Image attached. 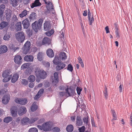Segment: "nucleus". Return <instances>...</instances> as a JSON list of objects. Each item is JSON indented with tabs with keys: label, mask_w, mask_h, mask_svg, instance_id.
I'll use <instances>...</instances> for the list:
<instances>
[{
	"label": "nucleus",
	"mask_w": 132,
	"mask_h": 132,
	"mask_svg": "<svg viewBox=\"0 0 132 132\" xmlns=\"http://www.w3.org/2000/svg\"><path fill=\"white\" fill-rule=\"evenodd\" d=\"M43 21L42 19H40L38 21H36L32 24V28L35 32H37L38 30L41 29Z\"/></svg>",
	"instance_id": "nucleus-1"
},
{
	"label": "nucleus",
	"mask_w": 132,
	"mask_h": 132,
	"mask_svg": "<svg viewBox=\"0 0 132 132\" xmlns=\"http://www.w3.org/2000/svg\"><path fill=\"white\" fill-rule=\"evenodd\" d=\"M35 75L37 77H40L42 79H44L46 77V72L44 70L37 68L35 70Z\"/></svg>",
	"instance_id": "nucleus-2"
},
{
	"label": "nucleus",
	"mask_w": 132,
	"mask_h": 132,
	"mask_svg": "<svg viewBox=\"0 0 132 132\" xmlns=\"http://www.w3.org/2000/svg\"><path fill=\"white\" fill-rule=\"evenodd\" d=\"M15 37L16 39L20 42H23L25 38L24 33L22 32H18L16 33Z\"/></svg>",
	"instance_id": "nucleus-3"
},
{
	"label": "nucleus",
	"mask_w": 132,
	"mask_h": 132,
	"mask_svg": "<svg viewBox=\"0 0 132 132\" xmlns=\"http://www.w3.org/2000/svg\"><path fill=\"white\" fill-rule=\"evenodd\" d=\"M53 123L52 122L48 121L43 124L44 131H47L51 130L52 129Z\"/></svg>",
	"instance_id": "nucleus-4"
},
{
	"label": "nucleus",
	"mask_w": 132,
	"mask_h": 132,
	"mask_svg": "<svg viewBox=\"0 0 132 132\" xmlns=\"http://www.w3.org/2000/svg\"><path fill=\"white\" fill-rule=\"evenodd\" d=\"M31 43L29 41H27L25 43L23 49V53L25 54H27L29 52L30 48Z\"/></svg>",
	"instance_id": "nucleus-5"
},
{
	"label": "nucleus",
	"mask_w": 132,
	"mask_h": 132,
	"mask_svg": "<svg viewBox=\"0 0 132 132\" xmlns=\"http://www.w3.org/2000/svg\"><path fill=\"white\" fill-rule=\"evenodd\" d=\"M54 77L51 76V78L52 80V83L53 85L56 86L59 81L58 74L57 72H55L54 74Z\"/></svg>",
	"instance_id": "nucleus-6"
},
{
	"label": "nucleus",
	"mask_w": 132,
	"mask_h": 132,
	"mask_svg": "<svg viewBox=\"0 0 132 132\" xmlns=\"http://www.w3.org/2000/svg\"><path fill=\"white\" fill-rule=\"evenodd\" d=\"M15 102L21 105H25L27 103V100L26 98H16L15 99Z\"/></svg>",
	"instance_id": "nucleus-7"
},
{
	"label": "nucleus",
	"mask_w": 132,
	"mask_h": 132,
	"mask_svg": "<svg viewBox=\"0 0 132 132\" xmlns=\"http://www.w3.org/2000/svg\"><path fill=\"white\" fill-rule=\"evenodd\" d=\"M65 93L68 94L69 96H71L74 95L75 93V90L71 87H67L65 89Z\"/></svg>",
	"instance_id": "nucleus-8"
},
{
	"label": "nucleus",
	"mask_w": 132,
	"mask_h": 132,
	"mask_svg": "<svg viewBox=\"0 0 132 132\" xmlns=\"http://www.w3.org/2000/svg\"><path fill=\"white\" fill-rule=\"evenodd\" d=\"M22 23L24 28L27 29L30 25V22L27 18L25 19L22 22Z\"/></svg>",
	"instance_id": "nucleus-9"
},
{
	"label": "nucleus",
	"mask_w": 132,
	"mask_h": 132,
	"mask_svg": "<svg viewBox=\"0 0 132 132\" xmlns=\"http://www.w3.org/2000/svg\"><path fill=\"white\" fill-rule=\"evenodd\" d=\"M10 98L9 95L7 94L4 95L3 97L2 102L4 104H6L9 102Z\"/></svg>",
	"instance_id": "nucleus-10"
},
{
	"label": "nucleus",
	"mask_w": 132,
	"mask_h": 132,
	"mask_svg": "<svg viewBox=\"0 0 132 132\" xmlns=\"http://www.w3.org/2000/svg\"><path fill=\"white\" fill-rule=\"evenodd\" d=\"M51 24L49 21H45L44 24V28L45 31L49 30L51 28Z\"/></svg>",
	"instance_id": "nucleus-11"
},
{
	"label": "nucleus",
	"mask_w": 132,
	"mask_h": 132,
	"mask_svg": "<svg viewBox=\"0 0 132 132\" xmlns=\"http://www.w3.org/2000/svg\"><path fill=\"white\" fill-rule=\"evenodd\" d=\"M22 58L21 56L19 55H16L15 56L14 60L16 64H21Z\"/></svg>",
	"instance_id": "nucleus-12"
},
{
	"label": "nucleus",
	"mask_w": 132,
	"mask_h": 132,
	"mask_svg": "<svg viewBox=\"0 0 132 132\" xmlns=\"http://www.w3.org/2000/svg\"><path fill=\"white\" fill-rule=\"evenodd\" d=\"M18 109L17 107L13 106H12L11 109V111L12 116L13 117H15L17 115V112Z\"/></svg>",
	"instance_id": "nucleus-13"
},
{
	"label": "nucleus",
	"mask_w": 132,
	"mask_h": 132,
	"mask_svg": "<svg viewBox=\"0 0 132 132\" xmlns=\"http://www.w3.org/2000/svg\"><path fill=\"white\" fill-rule=\"evenodd\" d=\"M26 108L24 106H21L19 109L18 113L19 116H21L26 113Z\"/></svg>",
	"instance_id": "nucleus-14"
},
{
	"label": "nucleus",
	"mask_w": 132,
	"mask_h": 132,
	"mask_svg": "<svg viewBox=\"0 0 132 132\" xmlns=\"http://www.w3.org/2000/svg\"><path fill=\"white\" fill-rule=\"evenodd\" d=\"M57 65L56 67V69L58 71L63 69L66 65L65 64L61 62H59Z\"/></svg>",
	"instance_id": "nucleus-15"
},
{
	"label": "nucleus",
	"mask_w": 132,
	"mask_h": 132,
	"mask_svg": "<svg viewBox=\"0 0 132 132\" xmlns=\"http://www.w3.org/2000/svg\"><path fill=\"white\" fill-rule=\"evenodd\" d=\"M30 119L27 117L22 118L21 121V123L23 125H26L28 123H29Z\"/></svg>",
	"instance_id": "nucleus-16"
},
{
	"label": "nucleus",
	"mask_w": 132,
	"mask_h": 132,
	"mask_svg": "<svg viewBox=\"0 0 132 132\" xmlns=\"http://www.w3.org/2000/svg\"><path fill=\"white\" fill-rule=\"evenodd\" d=\"M7 50V47L6 46L4 45L0 46V54L6 53Z\"/></svg>",
	"instance_id": "nucleus-17"
},
{
	"label": "nucleus",
	"mask_w": 132,
	"mask_h": 132,
	"mask_svg": "<svg viewBox=\"0 0 132 132\" xmlns=\"http://www.w3.org/2000/svg\"><path fill=\"white\" fill-rule=\"evenodd\" d=\"M11 72V70L9 69H7L4 71L2 74V76L3 77H7L10 76Z\"/></svg>",
	"instance_id": "nucleus-18"
},
{
	"label": "nucleus",
	"mask_w": 132,
	"mask_h": 132,
	"mask_svg": "<svg viewBox=\"0 0 132 132\" xmlns=\"http://www.w3.org/2000/svg\"><path fill=\"white\" fill-rule=\"evenodd\" d=\"M46 53L47 56L50 57H53L54 56V53L51 48L48 49Z\"/></svg>",
	"instance_id": "nucleus-19"
},
{
	"label": "nucleus",
	"mask_w": 132,
	"mask_h": 132,
	"mask_svg": "<svg viewBox=\"0 0 132 132\" xmlns=\"http://www.w3.org/2000/svg\"><path fill=\"white\" fill-rule=\"evenodd\" d=\"M44 91L43 89H40L38 92L37 95L35 96L34 99L35 100H37L42 95Z\"/></svg>",
	"instance_id": "nucleus-20"
},
{
	"label": "nucleus",
	"mask_w": 132,
	"mask_h": 132,
	"mask_svg": "<svg viewBox=\"0 0 132 132\" xmlns=\"http://www.w3.org/2000/svg\"><path fill=\"white\" fill-rule=\"evenodd\" d=\"M5 13L6 19L7 20H9L11 16V10L10 9H7L6 10Z\"/></svg>",
	"instance_id": "nucleus-21"
},
{
	"label": "nucleus",
	"mask_w": 132,
	"mask_h": 132,
	"mask_svg": "<svg viewBox=\"0 0 132 132\" xmlns=\"http://www.w3.org/2000/svg\"><path fill=\"white\" fill-rule=\"evenodd\" d=\"M37 17L36 14V13L33 12L30 14L29 17L30 22L33 21L35 20Z\"/></svg>",
	"instance_id": "nucleus-22"
},
{
	"label": "nucleus",
	"mask_w": 132,
	"mask_h": 132,
	"mask_svg": "<svg viewBox=\"0 0 132 132\" xmlns=\"http://www.w3.org/2000/svg\"><path fill=\"white\" fill-rule=\"evenodd\" d=\"M19 77V76L17 73L13 74L12 77L11 78V82L12 83L15 82L18 79Z\"/></svg>",
	"instance_id": "nucleus-23"
},
{
	"label": "nucleus",
	"mask_w": 132,
	"mask_h": 132,
	"mask_svg": "<svg viewBox=\"0 0 132 132\" xmlns=\"http://www.w3.org/2000/svg\"><path fill=\"white\" fill-rule=\"evenodd\" d=\"M76 122V124L77 126H81L83 124V122L81 119V117L79 116H77Z\"/></svg>",
	"instance_id": "nucleus-24"
},
{
	"label": "nucleus",
	"mask_w": 132,
	"mask_h": 132,
	"mask_svg": "<svg viewBox=\"0 0 132 132\" xmlns=\"http://www.w3.org/2000/svg\"><path fill=\"white\" fill-rule=\"evenodd\" d=\"M39 1H35L32 4L31 7V8H33L35 7L40 6L41 3L39 2Z\"/></svg>",
	"instance_id": "nucleus-25"
},
{
	"label": "nucleus",
	"mask_w": 132,
	"mask_h": 132,
	"mask_svg": "<svg viewBox=\"0 0 132 132\" xmlns=\"http://www.w3.org/2000/svg\"><path fill=\"white\" fill-rule=\"evenodd\" d=\"M59 57L60 59L63 60L66 59L67 56L66 55V53L64 52H62L60 54Z\"/></svg>",
	"instance_id": "nucleus-26"
},
{
	"label": "nucleus",
	"mask_w": 132,
	"mask_h": 132,
	"mask_svg": "<svg viewBox=\"0 0 132 132\" xmlns=\"http://www.w3.org/2000/svg\"><path fill=\"white\" fill-rule=\"evenodd\" d=\"M24 60L27 62H31L33 60L34 57L32 55H26L24 57Z\"/></svg>",
	"instance_id": "nucleus-27"
},
{
	"label": "nucleus",
	"mask_w": 132,
	"mask_h": 132,
	"mask_svg": "<svg viewBox=\"0 0 132 132\" xmlns=\"http://www.w3.org/2000/svg\"><path fill=\"white\" fill-rule=\"evenodd\" d=\"M45 3L47 5V8L48 10V9H53V6L52 3L50 1L47 2V1H44Z\"/></svg>",
	"instance_id": "nucleus-28"
},
{
	"label": "nucleus",
	"mask_w": 132,
	"mask_h": 132,
	"mask_svg": "<svg viewBox=\"0 0 132 132\" xmlns=\"http://www.w3.org/2000/svg\"><path fill=\"white\" fill-rule=\"evenodd\" d=\"M15 29L17 31L21 30L22 27L21 23V22H17L15 25Z\"/></svg>",
	"instance_id": "nucleus-29"
},
{
	"label": "nucleus",
	"mask_w": 132,
	"mask_h": 132,
	"mask_svg": "<svg viewBox=\"0 0 132 132\" xmlns=\"http://www.w3.org/2000/svg\"><path fill=\"white\" fill-rule=\"evenodd\" d=\"M51 43L50 39L47 37H44L43 39L42 43L43 44H50Z\"/></svg>",
	"instance_id": "nucleus-30"
},
{
	"label": "nucleus",
	"mask_w": 132,
	"mask_h": 132,
	"mask_svg": "<svg viewBox=\"0 0 132 132\" xmlns=\"http://www.w3.org/2000/svg\"><path fill=\"white\" fill-rule=\"evenodd\" d=\"M38 107V106L36 105V103L34 102L31 107V110L32 111L34 112L37 109Z\"/></svg>",
	"instance_id": "nucleus-31"
},
{
	"label": "nucleus",
	"mask_w": 132,
	"mask_h": 132,
	"mask_svg": "<svg viewBox=\"0 0 132 132\" xmlns=\"http://www.w3.org/2000/svg\"><path fill=\"white\" fill-rule=\"evenodd\" d=\"M12 120V118L11 117H7L4 119V121L6 123H8L11 121Z\"/></svg>",
	"instance_id": "nucleus-32"
},
{
	"label": "nucleus",
	"mask_w": 132,
	"mask_h": 132,
	"mask_svg": "<svg viewBox=\"0 0 132 132\" xmlns=\"http://www.w3.org/2000/svg\"><path fill=\"white\" fill-rule=\"evenodd\" d=\"M66 129L68 132H72L73 129V126L72 125H69L67 126Z\"/></svg>",
	"instance_id": "nucleus-33"
},
{
	"label": "nucleus",
	"mask_w": 132,
	"mask_h": 132,
	"mask_svg": "<svg viewBox=\"0 0 132 132\" xmlns=\"http://www.w3.org/2000/svg\"><path fill=\"white\" fill-rule=\"evenodd\" d=\"M28 14V11L26 10H24L19 14V16L21 18H23L26 16Z\"/></svg>",
	"instance_id": "nucleus-34"
},
{
	"label": "nucleus",
	"mask_w": 132,
	"mask_h": 132,
	"mask_svg": "<svg viewBox=\"0 0 132 132\" xmlns=\"http://www.w3.org/2000/svg\"><path fill=\"white\" fill-rule=\"evenodd\" d=\"M7 23L3 21L0 23V29H2L6 27L7 25Z\"/></svg>",
	"instance_id": "nucleus-35"
},
{
	"label": "nucleus",
	"mask_w": 132,
	"mask_h": 132,
	"mask_svg": "<svg viewBox=\"0 0 132 132\" xmlns=\"http://www.w3.org/2000/svg\"><path fill=\"white\" fill-rule=\"evenodd\" d=\"M28 79L29 82H34L35 80V77L34 76L31 75L29 77Z\"/></svg>",
	"instance_id": "nucleus-36"
},
{
	"label": "nucleus",
	"mask_w": 132,
	"mask_h": 132,
	"mask_svg": "<svg viewBox=\"0 0 132 132\" xmlns=\"http://www.w3.org/2000/svg\"><path fill=\"white\" fill-rule=\"evenodd\" d=\"M38 118L37 117H32L30 120L29 124H31L34 123L37 120Z\"/></svg>",
	"instance_id": "nucleus-37"
},
{
	"label": "nucleus",
	"mask_w": 132,
	"mask_h": 132,
	"mask_svg": "<svg viewBox=\"0 0 132 132\" xmlns=\"http://www.w3.org/2000/svg\"><path fill=\"white\" fill-rule=\"evenodd\" d=\"M54 32V30L52 29L50 31L46 32L45 34L47 36L49 37L52 35Z\"/></svg>",
	"instance_id": "nucleus-38"
},
{
	"label": "nucleus",
	"mask_w": 132,
	"mask_h": 132,
	"mask_svg": "<svg viewBox=\"0 0 132 132\" xmlns=\"http://www.w3.org/2000/svg\"><path fill=\"white\" fill-rule=\"evenodd\" d=\"M43 53L41 52L39 53L37 55V58L38 60L41 61L42 60Z\"/></svg>",
	"instance_id": "nucleus-39"
},
{
	"label": "nucleus",
	"mask_w": 132,
	"mask_h": 132,
	"mask_svg": "<svg viewBox=\"0 0 132 132\" xmlns=\"http://www.w3.org/2000/svg\"><path fill=\"white\" fill-rule=\"evenodd\" d=\"M28 132H38V130L36 128H32L29 129Z\"/></svg>",
	"instance_id": "nucleus-40"
},
{
	"label": "nucleus",
	"mask_w": 132,
	"mask_h": 132,
	"mask_svg": "<svg viewBox=\"0 0 132 132\" xmlns=\"http://www.w3.org/2000/svg\"><path fill=\"white\" fill-rule=\"evenodd\" d=\"M64 30L63 29H62L60 32V33L61 34L60 36V38H61L62 40H63L62 39H64Z\"/></svg>",
	"instance_id": "nucleus-41"
},
{
	"label": "nucleus",
	"mask_w": 132,
	"mask_h": 132,
	"mask_svg": "<svg viewBox=\"0 0 132 132\" xmlns=\"http://www.w3.org/2000/svg\"><path fill=\"white\" fill-rule=\"evenodd\" d=\"M11 77V75H10L9 77L8 78H6V77H4V78L3 80V82H6L10 80Z\"/></svg>",
	"instance_id": "nucleus-42"
},
{
	"label": "nucleus",
	"mask_w": 132,
	"mask_h": 132,
	"mask_svg": "<svg viewBox=\"0 0 132 132\" xmlns=\"http://www.w3.org/2000/svg\"><path fill=\"white\" fill-rule=\"evenodd\" d=\"M67 69L71 72H72L73 70V67L71 64H69L68 65Z\"/></svg>",
	"instance_id": "nucleus-43"
},
{
	"label": "nucleus",
	"mask_w": 132,
	"mask_h": 132,
	"mask_svg": "<svg viewBox=\"0 0 132 132\" xmlns=\"http://www.w3.org/2000/svg\"><path fill=\"white\" fill-rule=\"evenodd\" d=\"M53 62L54 64L55 65H57L60 62L59 61L58 58L55 57L53 61Z\"/></svg>",
	"instance_id": "nucleus-44"
},
{
	"label": "nucleus",
	"mask_w": 132,
	"mask_h": 132,
	"mask_svg": "<svg viewBox=\"0 0 132 132\" xmlns=\"http://www.w3.org/2000/svg\"><path fill=\"white\" fill-rule=\"evenodd\" d=\"M10 38V35L9 34H6L4 36L3 38L5 40H8Z\"/></svg>",
	"instance_id": "nucleus-45"
},
{
	"label": "nucleus",
	"mask_w": 132,
	"mask_h": 132,
	"mask_svg": "<svg viewBox=\"0 0 132 132\" xmlns=\"http://www.w3.org/2000/svg\"><path fill=\"white\" fill-rule=\"evenodd\" d=\"M103 93L104 94V95L105 97V98L106 99H107L108 98V95L107 92V88L106 87H105V89L104 90Z\"/></svg>",
	"instance_id": "nucleus-46"
},
{
	"label": "nucleus",
	"mask_w": 132,
	"mask_h": 132,
	"mask_svg": "<svg viewBox=\"0 0 132 132\" xmlns=\"http://www.w3.org/2000/svg\"><path fill=\"white\" fill-rule=\"evenodd\" d=\"M29 65V63H25L21 66V68L22 69H24L27 68L28 67Z\"/></svg>",
	"instance_id": "nucleus-47"
},
{
	"label": "nucleus",
	"mask_w": 132,
	"mask_h": 132,
	"mask_svg": "<svg viewBox=\"0 0 132 132\" xmlns=\"http://www.w3.org/2000/svg\"><path fill=\"white\" fill-rule=\"evenodd\" d=\"M22 84L24 85H26L28 84V82L27 80L25 79H23L22 80Z\"/></svg>",
	"instance_id": "nucleus-48"
},
{
	"label": "nucleus",
	"mask_w": 132,
	"mask_h": 132,
	"mask_svg": "<svg viewBox=\"0 0 132 132\" xmlns=\"http://www.w3.org/2000/svg\"><path fill=\"white\" fill-rule=\"evenodd\" d=\"M18 1H12L11 4L13 7H15L17 5Z\"/></svg>",
	"instance_id": "nucleus-49"
},
{
	"label": "nucleus",
	"mask_w": 132,
	"mask_h": 132,
	"mask_svg": "<svg viewBox=\"0 0 132 132\" xmlns=\"http://www.w3.org/2000/svg\"><path fill=\"white\" fill-rule=\"evenodd\" d=\"M89 20V24L90 25H92V23L93 22L94 20V18L93 16H92L91 18L88 19Z\"/></svg>",
	"instance_id": "nucleus-50"
},
{
	"label": "nucleus",
	"mask_w": 132,
	"mask_h": 132,
	"mask_svg": "<svg viewBox=\"0 0 132 132\" xmlns=\"http://www.w3.org/2000/svg\"><path fill=\"white\" fill-rule=\"evenodd\" d=\"M76 90L78 94L79 95H80L81 93V92L82 90L81 88L77 87V88Z\"/></svg>",
	"instance_id": "nucleus-51"
},
{
	"label": "nucleus",
	"mask_w": 132,
	"mask_h": 132,
	"mask_svg": "<svg viewBox=\"0 0 132 132\" xmlns=\"http://www.w3.org/2000/svg\"><path fill=\"white\" fill-rule=\"evenodd\" d=\"M79 132H84L85 131V127L84 126H82L79 129Z\"/></svg>",
	"instance_id": "nucleus-52"
},
{
	"label": "nucleus",
	"mask_w": 132,
	"mask_h": 132,
	"mask_svg": "<svg viewBox=\"0 0 132 132\" xmlns=\"http://www.w3.org/2000/svg\"><path fill=\"white\" fill-rule=\"evenodd\" d=\"M54 132H59L60 131V129L57 127H54L53 129Z\"/></svg>",
	"instance_id": "nucleus-53"
},
{
	"label": "nucleus",
	"mask_w": 132,
	"mask_h": 132,
	"mask_svg": "<svg viewBox=\"0 0 132 132\" xmlns=\"http://www.w3.org/2000/svg\"><path fill=\"white\" fill-rule=\"evenodd\" d=\"M88 118L86 117H84L83 119L84 122L86 124L88 123Z\"/></svg>",
	"instance_id": "nucleus-54"
},
{
	"label": "nucleus",
	"mask_w": 132,
	"mask_h": 132,
	"mask_svg": "<svg viewBox=\"0 0 132 132\" xmlns=\"http://www.w3.org/2000/svg\"><path fill=\"white\" fill-rule=\"evenodd\" d=\"M113 119L111 120L112 121H113L114 120H116L117 119V117H116V114H114L112 115Z\"/></svg>",
	"instance_id": "nucleus-55"
},
{
	"label": "nucleus",
	"mask_w": 132,
	"mask_h": 132,
	"mask_svg": "<svg viewBox=\"0 0 132 132\" xmlns=\"http://www.w3.org/2000/svg\"><path fill=\"white\" fill-rule=\"evenodd\" d=\"M37 127L40 130H43L44 131L43 126V124L42 126L37 125Z\"/></svg>",
	"instance_id": "nucleus-56"
},
{
	"label": "nucleus",
	"mask_w": 132,
	"mask_h": 132,
	"mask_svg": "<svg viewBox=\"0 0 132 132\" xmlns=\"http://www.w3.org/2000/svg\"><path fill=\"white\" fill-rule=\"evenodd\" d=\"M115 33L116 37L118 38H119L120 36L119 35V32L117 29L115 31Z\"/></svg>",
	"instance_id": "nucleus-57"
},
{
	"label": "nucleus",
	"mask_w": 132,
	"mask_h": 132,
	"mask_svg": "<svg viewBox=\"0 0 132 132\" xmlns=\"http://www.w3.org/2000/svg\"><path fill=\"white\" fill-rule=\"evenodd\" d=\"M65 93L64 92H60L59 95L61 97H62L65 95Z\"/></svg>",
	"instance_id": "nucleus-58"
},
{
	"label": "nucleus",
	"mask_w": 132,
	"mask_h": 132,
	"mask_svg": "<svg viewBox=\"0 0 132 132\" xmlns=\"http://www.w3.org/2000/svg\"><path fill=\"white\" fill-rule=\"evenodd\" d=\"M129 120L130 125L131 126H132V114H131L130 115Z\"/></svg>",
	"instance_id": "nucleus-59"
},
{
	"label": "nucleus",
	"mask_w": 132,
	"mask_h": 132,
	"mask_svg": "<svg viewBox=\"0 0 132 132\" xmlns=\"http://www.w3.org/2000/svg\"><path fill=\"white\" fill-rule=\"evenodd\" d=\"M88 19H89L91 17V13L90 12V10L89 9H88Z\"/></svg>",
	"instance_id": "nucleus-60"
},
{
	"label": "nucleus",
	"mask_w": 132,
	"mask_h": 132,
	"mask_svg": "<svg viewBox=\"0 0 132 132\" xmlns=\"http://www.w3.org/2000/svg\"><path fill=\"white\" fill-rule=\"evenodd\" d=\"M44 121V119H40L38 121V123L40 124L43 123Z\"/></svg>",
	"instance_id": "nucleus-61"
},
{
	"label": "nucleus",
	"mask_w": 132,
	"mask_h": 132,
	"mask_svg": "<svg viewBox=\"0 0 132 132\" xmlns=\"http://www.w3.org/2000/svg\"><path fill=\"white\" fill-rule=\"evenodd\" d=\"M27 33L29 37H30L32 34V32L31 30H29L28 31Z\"/></svg>",
	"instance_id": "nucleus-62"
},
{
	"label": "nucleus",
	"mask_w": 132,
	"mask_h": 132,
	"mask_svg": "<svg viewBox=\"0 0 132 132\" xmlns=\"http://www.w3.org/2000/svg\"><path fill=\"white\" fill-rule=\"evenodd\" d=\"M5 7V6L3 4H2L0 6V10L4 11V9Z\"/></svg>",
	"instance_id": "nucleus-63"
},
{
	"label": "nucleus",
	"mask_w": 132,
	"mask_h": 132,
	"mask_svg": "<svg viewBox=\"0 0 132 132\" xmlns=\"http://www.w3.org/2000/svg\"><path fill=\"white\" fill-rule=\"evenodd\" d=\"M45 66L46 67H49L50 66V63L48 62H45L44 64Z\"/></svg>",
	"instance_id": "nucleus-64"
}]
</instances>
